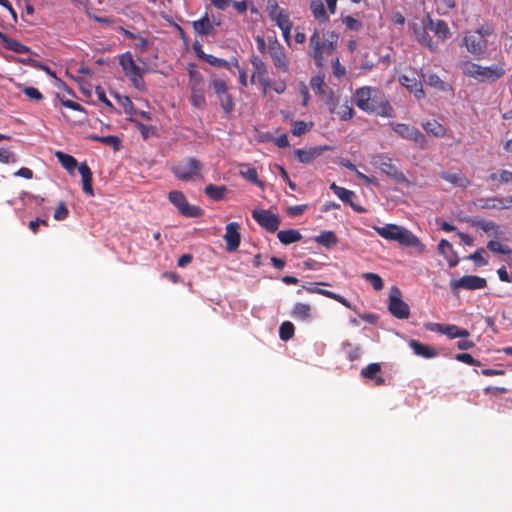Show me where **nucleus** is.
<instances>
[{"mask_svg":"<svg viewBox=\"0 0 512 512\" xmlns=\"http://www.w3.org/2000/svg\"><path fill=\"white\" fill-rule=\"evenodd\" d=\"M388 310L398 319H408L410 316V308L401 298V292L398 288H394L389 295Z\"/></svg>","mask_w":512,"mask_h":512,"instance_id":"13","label":"nucleus"},{"mask_svg":"<svg viewBox=\"0 0 512 512\" xmlns=\"http://www.w3.org/2000/svg\"><path fill=\"white\" fill-rule=\"evenodd\" d=\"M250 61L254 69V72L250 79V83L254 84L256 77L259 78L260 76L267 75V68L263 60L257 55H252Z\"/></svg>","mask_w":512,"mask_h":512,"instance_id":"33","label":"nucleus"},{"mask_svg":"<svg viewBox=\"0 0 512 512\" xmlns=\"http://www.w3.org/2000/svg\"><path fill=\"white\" fill-rule=\"evenodd\" d=\"M363 278L368 281L376 291L381 290L384 286L383 280L378 274L367 272L363 274Z\"/></svg>","mask_w":512,"mask_h":512,"instance_id":"45","label":"nucleus"},{"mask_svg":"<svg viewBox=\"0 0 512 512\" xmlns=\"http://www.w3.org/2000/svg\"><path fill=\"white\" fill-rule=\"evenodd\" d=\"M464 72L467 75L478 79L479 72H480V65H477L474 63H465L464 64Z\"/></svg>","mask_w":512,"mask_h":512,"instance_id":"60","label":"nucleus"},{"mask_svg":"<svg viewBox=\"0 0 512 512\" xmlns=\"http://www.w3.org/2000/svg\"><path fill=\"white\" fill-rule=\"evenodd\" d=\"M291 316L298 321H309L312 317V308L309 304L298 302L294 305Z\"/></svg>","mask_w":512,"mask_h":512,"instance_id":"28","label":"nucleus"},{"mask_svg":"<svg viewBox=\"0 0 512 512\" xmlns=\"http://www.w3.org/2000/svg\"><path fill=\"white\" fill-rule=\"evenodd\" d=\"M69 210L66 207L65 203L63 201L59 202L58 206L56 207L54 211V219L57 221L64 220L68 217Z\"/></svg>","mask_w":512,"mask_h":512,"instance_id":"53","label":"nucleus"},{"mask_svg":"<svg viewBox=\"0 0 512 512\" xmlns=\"http://www.w3.org/2000/svg\"><path fill=\"white\" fill-rule=\"evenodd\" d=\"M19 161L18 156L7 148H0V162L4 164L17 163Z\"/></svg>","mask_w":512,"mask_h":512,"instance_id":"48","label":"nucleus"},{"mask_svg":"<svg viewBox=\"0 0 512 512\" xmlns=\"http://www.w3.org/2000/svg\"><path fill=\"white\" fill-rule=\"evenodd\" d=\"M317 294H320V295H323L330 299H333V300L341 303L342 305H344L347 308H351L350 302L346 298H344L343 296L336 294L332 291L319 288V291H317Z\"/></svg>","mask_w":512,"mask_h":512,"instance_id":"46","label":"nucleus"},{"mask_svg":"<svg viewBox=\"0 0 512 512\" xmlns=\"http://www.w3.org/2000/svg\"><path fill=\"white\" fill-rule=\"evenodd\" d=\"M310 86L316 94L322 93L325 86L324 77L321 75L312 77L310 80Z\"/></svg>","mask_w":512,"mask_h":512,"instance_id":"51","label":"nucleus"},{"mask_svg":"<svg viewBox=\"0 0 512 512\" xmlns=\"http://www.w3.org/2000/svg\"><path fill=\"white\" fill-rule=\"evenodd\" d=\"M399 81L409 90V92L413 93L417 99H422L425 97L422 82L414 76V73H412L411 76L408 74L401 75L399 77Z\"/></svg>","mask_w":512,"mask_h":512,"instance_id":"21","label":"nucleus"},{"mask_svg":"<svg viewBox=\"0 0 512 512\" xmlns=\"http://www.w3.org/2000/svg\"><path fill=\"white\" fill-rule=\"evenodd\" d=\"M463 42L467 50L477 56L484 54L487 49V41L482 39L479 34H468L464 37Z\"/></svg>","mask_w":512,"mask_h":512,"instance_id":"18","label":"nucleus"},{"mask_svg":"<svg viewBox=\"0 0 512 512\" xmlns=\"http://www.w3.org/2000/svg\"><path fill=\"white\" fill-rule=\"evenodd\" d=\"M476 227L483 230L485 233L493 231L495 234L498 233L499 226L493 221L477 220L473 223Z\"/></svg>","mask_w":512,"mask_h":512,"instance_id":"47","label":"nucleus"},{"mask_svg":"<svg viewBox=\"0 0 512 512\" xmlns=\"http://www.w3.org/2000/svg\"><path fill=\"white\" fill-rule=\"evenodd\" d=\"M239 224L237 222H230L225 227V235L223 236L226 242V250L231 252L235 251L241 243V235L239 233Z\"/></svg>","mask_w":512,"mask_h":512,"instance_id":"17","label":"nucleus"},{"mask_svg":"<svg viewBox=\"0 0 512 512\" xmlns=\"http://www.w3.org/2000/svg\"><path fill=\"white\" fill-rule=\"evenodd\" d=\"M391 127L401 138L413 141L420 149L428 147L427 138L416 127L405 123H391Z\"/></svg>","mask_w":512,"mask_h":512,"instance_id":"9","label":"nucleus"},{"mask_svg":"<svg viewBox=\"0 0 512 512\" xmlns=\"http://www.w3.org/2000/svg\"><path fill=\"white\" fill-rule=\"evenodd\" d=\"M55 156L59 163L62 165V167L66 169L70 174H73L75 168L78 167V171L82 177L83 191L90 196H94V191L92 187V172L87 163L82 162L78 165L77 160L73 156L61 151H57L55 153Z\"/></svg>","mask_w":512,"mask_h":512,"instance_id":"4","label":"nucleus"},{"mask_svg":"<svg viewBox=\"0 0 512 512\" xmlns=\"http://www.w3.org/2000/svg\"><path fill=\"white\" fill-rule=\"evenodd\" d=\"M23 93L30 99L35 101H40L43 99L42 93L34 87H23L22 88Z\"/></svg>","mask_w":512,"mask_h":512,"instance_id":"58","label":"nucleus"},{"mask_svg":"<svg viewBox=\"0 0 512 512\" xmlns=\"http://www.w3.org/2000/svg\"><path fill=\"white\" fill-rule=\"evenodd\" d=\"M454 358L459 361V362H463L465 364H468V365H473V366H480L481 363L480 361L476 360L473 358V356L469 353H458L454 356Z\"/></svg>","mask_w":512,"mask_h":512,"instance_id":"52","label":"nucleus"},{"mask_svg":"<svg viewBox=\"0 0 512 512\" xmlns=\"http://www.w3.org/2000/svg\"><path fill=\"white\" fill-rule=\"evenodd\" d=\"M330 189L334 192V194L339 197L344 203L350 205V207L358 212V213H364L366 212V209L362 207L361 205L355 204L353 202V198L355 197V193L351 190H348L344 187L338 186L336 183H332L330 185Z\"/></svg>","mask_w":512,"mask_h":512,"instance_id":"19","label":"nucleus"},{"mask_svg":"<svg viewBox=\"0 0 512 512\" xmlns=\"http://www.w3.org/2000/svg\"><path fill=\"white\" fill-rule=\"evenodd\" d=\"M504 74V70L498 67H482L480 66L479 80L499 79Z\"/></svg>","mask_w":512,"mask_h":512,"instance_id":"40","label":"nucleus"},{"mask_svg":"<svg viewBox=\"0 0 512 512\" xmlns=\"http://www.w3.org/2000/svg\"><path fill=\"white\" fill-rule=\"evenodd\" d=\"M484 254H485V249L479 248L473 254H471L468 258L470 260H473L477 265L483 266L488 263L487 260L483 256Z\"/></svg>","mask_w":512,"mask_h":512,"instance_id":"56","label":"nucleus"},{"mask_svg":"<svg viewBox=\"0 0 512 512\" xmlns=\"http://www.w3.org/2000/svg\"><path fill=\"white\" fill-rule=\"evenodd\" d=\"M137 126H138V128L141 132V135L143 136L144 139H148L150 136H152L154 134V128L152 126H147L142 123H138Z\"/></svg>","mask_w":512,"mask_h":512,"instance_id":"64","label":"nucleus"},{"mask_svg":"<svg viewBox=\"0 0 512 512\" xmlns=\"http://www.w3.org/2000/svg\"><path fill=\"white\" fill-rule=\"evenodd\" d=\"M253 219L268 232L274 233L278 230L280 218L269 210H254Z\"/></svg>","mask_w":512,"mask_h":512,"instance_id":"15","label":"nucleus"},{"mask_svg":"<svg viewBox=\"0 0 512 512\" xmlns=\"http://www.w3.org/2000/svg\"><path fill=\"white\" fill-rule=\"evenodd\" d=\"M271 17L276 22V25L281 29L283 37L288 42L292 29V23L289 19L288 13L285 10H280L275 15L271 14Z\"/></svg>","mask_w":512,"mask_h":512,"instance_id":"25","label":"nucleus"},{"mask_svg":"<svg viewBox=\"0 0 512 512\" xmlns=\"http://www.w3.org/2000/svg\"><path fill=\"white\" fill-rule=\"evenodd\" d=\"M374 164L388 177L400 183L406 180L405 175L392 163L390 158L378 157Z\"/></svg>","mask_w":512,"mask_h":512,"instance_id":"16","label":"nucleus"},{"mask_svg":"<svg viewBox=\"0 0 512 512\" xmlns=\"http://www.w3.org/2000/svg\"><path fill=\"white\" fill-rule=\"evenodd\" d=\"M342 21L348 29L353 30V31H358L362 27V23L358 19H356L352 16H346L343 18Z\"/></svg>","mask_w":512,"mask_h":512,"instance_id":"57","label":"nucleus"},{"mask_svg":"<svg viewBox=\"0 0 512 512\" xmlns=\"http://www.w3.org/2000/svg\"><path fill=\"white\" fill-rule=\"evenodd\" d=\"M277 237L279 241L284 245H289L301 240L302 235L298 230L287 229L278 232Z\"/></svg>","mask_w":512,"mask_h":512,"instance_id":"34","label":"nucleus"},{"mask_svg":"<svg viewBox=\"0 0 512 512\" xmlns=\"http://www.w3.org/2000/svg\"><path fill=\"white\" fill-rule=\"evenodd\" d=\"M240 167V176H242L247 181L257 185L258 187L263 188L264 184L262 181L258 179V173L256 168L250 167L248 164H242Z\"/></svg>","mask_w":512,"mask_h":512,"instance_id":"32","label":"nucleus"},{"mask_svg":"<svg viewBox=\"0 0 512 512\" xmlns=\"http://www.w3.org/2000/svg\"><path fill=\"white\" fill-rule=\"evenodd\" d=\"M60 102L66 108L76 110V111L83 113V115H84L83 119L86 117L87 113H86L85 109L79 103L69 100V99H64V98H60Z\"/></svg>","mask_w":512,"mask_h":512,"instance_id":"55","label":"nucleus"},{"mask_svg":"<svg viewBox=\"0 0 512 512\" xmlns=\"http://www.w3.org/2000/svg\"><path fill=\"white\" fill-rule=\"evenodd\" d=\"M268 53L278 72H289V60L283 46L277 40L269 42Z\"/></svg>","mask_w":512,"mask_h":512,"instance_id":"14","label":"nucleus"},{"mask_svg":"<svg viewBox=\"0 0 512 512\" xmlns=\"http://www.w3.org/2000/svg\"><path fill=\"white\" fill-rule=\"evenodd\" d=\"M95 92H96V95H97L99 101H101L107 107L113 108V104L106 97L105 91L102 87H99V86L96 87Z\"/></svg>","mask_w":512,"mask_h":512,"instance_id":"63","label":"nucleus"},{"mask_svg":"<svg viewBox=\"0 0 512 512\" xmlns=\"http://www.w3.org/2000/svg\"><path fill=\"white\" fill-rule=\"evenodd\" d=\"M409 347L417 356L423 357L425 359H430L437 356V352L433 347L421 343L418 340H411L409 342Z\"/></svg>","mask_w":512,"mask_h":512,"instance_id":"27","label":"nucleus"},{"mask_svg":"<svg viewBox=\"0 0 512 512\" xmlns=\"http://www.w3.org/2000/svg\"><path fill=\"white\" fill-rule=\"evenodd\" d=\"M333 74L336 78L340 79L346 75L345 67L340 63L339 58L332 62Z\"/></svg>","mask_w":512,"mask_h":512,"instance_id":"59","label":"nucleus"},{"mask_svg":"<svg viewBox=\"0 0 512 512\" xmlns=\"http://www.w3.org/2000/svg\"><path fill=\"white\" fill-rule=\"evenodd\" d=\"M5 48L18 54H25L29 53L31 50L28 46L20 43L19 41L9 38L8 36L5 37V39L2 41Z\"/></svg>","mask_w":512,"mask_h":512,"instance_id":"38","label":"nucleus"},{"mask_svg":"<svg viewBox=\"0 0 512 512\" xmlns=\"http://www.w3.org/2000/svg\"><path fill=\"white\" fill-rule=\"evenodd\" d=\"M192 26L194 31L201 36H213L216 33L214 25L207 13L199 20L193 21Z\"/></svg>","mask_w":512,"mask_h":512,"instance_id":"23","label":"nucleus"},{"mask_svg":"<svg viewBox=\"0 0 512 512\" xmlns=\"http://www.w3.org/2000/svg\"><path fill=\"white\" fill-rule=\"evenodd\" d=\"M422 128L426 131V133L437 138L445 137L447 134L446 127L434 119L423 122Z\"/></svg>","mask_w":512,"mask_h":512,"instance_id":"29","label":"nucleus"},{"mask_svg":"<svg viewBox=\"0 0 512 512\" xmlns=\"http://www.w3.org/2000/svg\"><path fill=\"white\" fill-rule=\"evenodd\" d=\"M295 328L290 321L283 322L279 327V337L283 341H288L294 336Z\"/></svg>","mask_w":512,"mask_h":512,"instance_id":"43","label":"nucleus"},{"mask_svg":"<svg viewBox=\"0 0 512 512\" xmlns=\"http://www.w3.org/2000/svg\"><path fill=\"white\" fill-rule=\"evenodd\" d=\"M482 208L486 209H498V210H504V209H511L512 208V202L511 197H502V196H494L490 197L484 200V203L482 204Z\"/></svg>","mask_w":512,"mask_h":512,"instance_id":"26","label":"nucleus"},{"mask_svg":"<svg viewBox=\"0 0 512 512\" xmlns=\"http://www.w3.org/2000/svg\"><path fill=\"white\" fill-rule=\"evenodd\" d=\"M227 187L224 185L209 184L204 188L205 194L214 201H220L224 198Z\"/></svg>","mask_w":512,"mask_h":512,"instance_id":"37","label":"nucleus"},{"mask_svg":"<svg viewBox=\"0 0 512 512\" xmlns=\"http://www.w3.org/2000/svg\"><path fill=\"white\" fill-rule=\"evenodd\" d=\"M486 286V279L477 275H465L459 279H453L450 281V288L453 293H457L459 289L479 290Z\"/></svg>","mask_w":512,"mask_h":512,"instance_id":"12","label":"nucleus"},{"mask_svg":"<svg viewBox=\"0 0 512 512\" xmlns=\"http://www.w3.org/2000/svg\"><path fill=\"white\" fill-rule=\"evenodd\" d=\"M194 49L197 53V55L205 60L208 64L214 66V67H224L226 68L227 70H231V63L228 62L227 60L225 59H221V58H217L211 54H206L204 53L200 47H197L194 45Z\"/></svg>","mask_w":512,"mask_h":512,"instance_id":"30","label":"nucleus"},{"mask_svg":"<svg viewBox=\"0 0 512 512\" xmlns=\"http://www.w3.org/2000/svg\"><path fill=\"white\" fill-rule=\"evenodd\" d=\"M168 199L185 217L196 218L203 215V210L199 206L189 204L181 191L173 190L169 192Z\"/></svg>","mask_w":512,"mask_h":512,"instance_id":"10","label":"nucleus"},{"mask_svg":"<svg viewBox=\"0 0 512 512\" xmlns=\"http://www.w3.org/2000/svg\"><path fill=\"white\" fill-rule=\"evenodd\" d=\"M203 164L194 157H187L176 162L171 167L174 176L181 181L202 180Z\"/></svg>","mask_w":512,"mask_h":512,"instance_id":"5","label":"nucleus"},{"mask_svg":"<svg viewBox=\"0 0 512 512\" xmlns=\"http://www.w3.org/2000/svg\"><path fill=\"white\" fill-rule=\"evenodd\" d=\"M438 250L445 257L450 268L457 266L459 258L449 241L446 239H441L438 244Z\"/></svg>","mask_w":512,"mask_h":512,"instance_id":"24","label":"nucleus"},{"mask_svg":"<svg viewBox=\"0 0 512 512\" xmlns=\"http://www.w3.org/2000/svg\"><path fill=\"white\" fill-rule=\"evenodd\" d=\"M418 41L425 47H427L429 50L434 51L435 46L433 44L432 38L430 35L426 32L425 29H423L421 32L417 34Z\"/></svg>","mask_w":512,"mask_h":512,"instance_id":"50","label":"nucleus"},{"mask_svg":"<svg viewBox=\"0 0 512 512\" xmlns=\"http://www.w3.org/2000/svg\"><path fill=\"white\" fill-rule=\"evenodd\" d=\"M443 334L450 339L467 338L470 335L467 329L460 328L454 324H445Z\"/></svg>","mask_w":512,"mask_h":512,"instance_id":"35","label":"nucleus"},{"mask_svg":"<svg viewBox=\"0 0 512 512\" xmlns=\"http://www.w3.org/2000/svg\"><path fill=\"white\" fill-rule=\"evenodd\" d=\"M338 39L339 36L334 31H328L322 35L319 31H314L309 39V55L317 67H324V54L330 55L336 50Z\"/></svg>","mask_w":512,"mask_h":512,"instance_id":"2","label":"nucleus"},{"mask_svg":"<svg viewBox=\"0 0 512 512\" xmlns=\"http://www.w3.org/2000/svg\"><path fill=\"white\" fill-rule=\"evenodd\" d=\"M90 140L95 142H100L102 144H105L107 146L113 147L115 151L120 150L121 148V141L120 139L115 135H107V136H97L92 135L88 137Z\"/></svg>","mask_w":512,"mask_h":512,"instance_id":"36","label":"nucleus"},{"mask_svg":"<svg viewBox=\"0 0 512 512\" xmlns=\"http://www.w3.org/2000/svg\"><path fill=\"white\" fill-rule=\"evenodd\" d=\"M330 149L331 148L328 145H321L310 147L308 149H296L294 153L299 162L303 164H308L317 157H319L320 155H322L325 151H328Z\"/></svg>","mask_w":512,"mask_h":512,"instance_id":"20","label":"nucleus"},{"mask_svg":"<svg viewBox=\"0 0 512 512\" xmlns=\"http://www.w3.org/2000/svg\"><path fill=\"white\" fill-rule=\"evenodd\" d=\"M374 230L384 239L396 241L401 246L414 247L419 252L424 251V245L420 242L410 230L396 224H386L384 226H374Z\"/></svg>","mask_w":512,"mask_h":512,"instance_id":"3","label":"nucleus"},{"mask_svg":"<svg viewBox=\"0 0 512 512\" xmlns=\"http://www.w3.org/2000/svg\"><path fill=\"white\" fill-rule=\"evenodd\" d=\"M422 77L425 83L439 91H446L447 84L440 79V77L434 73H423Z\"/></svg>","mask_w":512,"mask_h":512,"instance_id":"41","label":"nucleus"},{"mask_svg":"<svg viewBox=\"0 0 512 512\" xmlns=\"http://www.w3.org/2000/svg\"><path fill=\"white\" fill-rule=\"evenodd\" d=\"M310 128H308V125L304 121H295L292 123V134L294 136H301L305 134Z\"/></svg>","mask_w":512,"mask_h":512,"instance_id":"54","label":"nucleus"},{"mask_svg":"<svg viewBox=\"0 0 512 512\" xmlns=\"http://www.w3.org/2000/svg\"><path fill=\"white\" fill-rule=\"evenodd\" d=\"M119 64L124 74L132 82L133 86L138 90H144L145 83L143 80V70L135 63L130 52H126L120 56Z\"/></svg>","mask_w":512,"mask_h":512,"instance_id":"6","label":"nucleus"},{"mask_svg":"<svg viewBox=\"0 0 512 512\" xmlns=\"http://www.w3.org/2000/svg\"><path fill=\"white\" fill-rule=\"evenodd\" d=\"M325 105L331 114L337 116L342 121L352 119L355 113L350 100L345 99V101L341 103L333 92L326 98Z\"/></svg>","mask_w":512,"mask_h":512,"instance_id":"8","label":"nucleus"},{"mask_svg":"<svg viewBox=\"0 0 512 512\" xmlns=\"http://www.w3.org/2000/svg\"><path fill=\"white\" fill-rule=\"evenodd\" d=\"M349 347V351H347V358L350 361L357 360L360 357L361 349L358 346H352L351 344H346Z\"/></svg>","mask_w":512,"mask_h":512,"instance_id":"62","label":"nucleus"},{"mask_svg":"<svg viewBox=\"0 0 512 512\" xmlns=\"http://www.w3.org/2000/svg\"><path fill=\"white\" fill-rule=\"evenodd\" d=\"M190 102L197 109H202L206 105L205 99V81L202 75L197 71L189 72Z\"/></svg>","mask_w":512,"mask_h":512,"instance_id":"7","label":"nucleus"},{"mask_svg":"<svg viewBox=\"0 0 512 512\" xmlns=\"http://www.w3.org/2000/svg\"><path fill=\"white\" fill-rule=\"evenodd\" d=\"M306 209H307L306 204L290 206L287 209V214L291 217L300 216L305 212Z\"/></svg>","mask_w":512,"mask_h":512,"instance_id":"61","label":"nucleus"},{"mask_svg":"<svg viewBox=\"0 0 512 512\" xmlns=\"http://www.w3.org/2000/svg\"><path fill=\"white\" fill-rule=\"evenodd\" d=\"M439 177L456 187L465 189L470 186V180L461 171L455 173L442 171L439 173Z\"/></svg>","mask_w":512,"mask_h":512,"instance_id":"22","label":"nucleus"},{"mask_svg":"<svg viewBox=\"0 0 512 512\" xmlns=\"http://www.w3.org/2000/svg\"><path fill=\"white\" fill-rule=\"evenodd\" d=\"M356 106L367 113H373L382 117H392L393 108L384 95L376 88L363 86L354 93Z\"/></svg>","mask_w":512,"mask_h":512,"instance_id":"1","label":"nucleus"},{"mask_svg":"<svg viewBox=\"0 0 512 512\" xmlns=\"http://www.w3.org/2000/svg\"><path fill=\"white\" fill-rule=\"evenodd\" d=\"M210 85L214 89L225 115H230L234 110V102L232 96L228 93L226 81L221 78H215L211 80Z\"/></svg>","mask_w":512,"mask_h":512,"instance_id":"11","label":"nucleus"},{"mask_svg":"<svg viewBox=\"0 0 512 512\" xmlns=\"http://www.w3.org/2000/svg\"><path fill=\"white\" fill-rule=\"evenodd\" d=\"M310 9L316 19L322 22L328 21L329 18L322 0H311Z\"/></svg>","mask_w":512,"mask_h":512,"instance_id":"39","label":"nucleus"},{"mask_svg":"<svg viewBox=\"0 0 512 512\" xmlns=\"http://www.w3.org/2000/svg\"><path fill=\"white\" fill-rule=\"evenodd\" d=\"M316 242L325 247L336 245L338 239L333 231H322L316 238Z\"/></svg>","mask_w":512,"mask_h":512,"instance_id":"42","label":"nucleus"},{"mask_svg":"<svg viewBox=\"0 0 512 512\" xmlns=\"http://www.w3.org/2000/svg\"><path fill=\"white\" fill-rule=\"evenodd\" d=\"M381 371V366L379 363H370L365 368L361 370V376L367 379H374L376 375Z\"/></svg>","mask_w":512,"mask_h":512,"instance_id":"44","label":"nucleus"},{"mask_svg":"<svg viewBox=\"0 0 512 512\" xmlns=\"http://www.w3.org/2000/svg\"><path fill=\"white\" fill-rule=\"evenodd\" d=\"M431 31L442 41L446 40L450 36V29L447 23L443 20H429V27Z\"/></svg>","mask_w":512,"mask_h":512,"instance_id":"31","label":"nucleus"},{"mask_svg":"<svg viewBox=\"0 0 512 512\" xmlns=\"http://www.w3.org/2000/svg\"><path fill=\"white\" fill-rule=\"evenodd\" d=\"M487 248L495 253L509 255L512 254V249L507 246H503L500 242L491 240L487 244Z\"/></svg>","mask_w":512,"mask_h":512,"instance_id":"49","label":"nucleus"}]
</instances>
